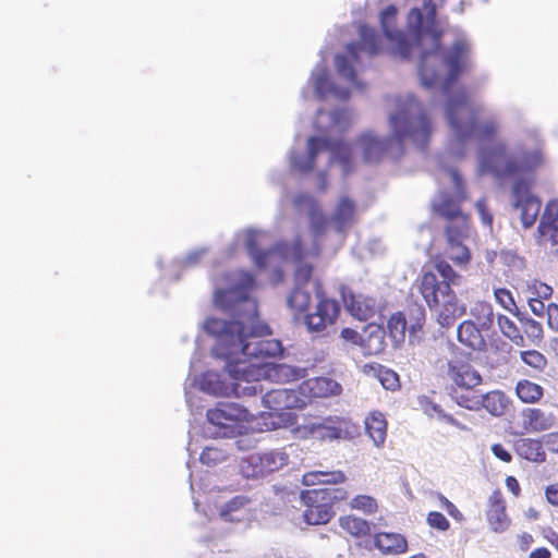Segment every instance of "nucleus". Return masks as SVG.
<instances>
[{
  "mask_svg": "<svg viewBox=\"0 0 558 558\" xmlns=\"http://www.w3.org/2000/svg\"><path fill=\"white\" fill-rule=\"evenodd\" d=\"M378 378L385 389L396 390L399 387V376L396 372L391 369H380Z\"/></svg>",
  "mask_w": 558,
  "mask_h": 558,
  "instance_id": "obj_47",
  "label": "nucleus"
},
{
  "mask_svg": "<svg viewBox=\"0 0 558 558\" xmlns=\"http://www.w3.org/2000/svg\"><path fill=\"white\" fill-rule=\"evenodd\" d=\"M486 329L477 326L474 320H463L457 328L458 341L473 351H485L487 347Z\"/></svg>",
  "mask_w": 558,
  "mask_h": 558,
  "instance_id": "obj_21",
  "label": "nucleus"
},
{
  "mask_svg": "<svg viewBox=\"0 0 558 558\" xmlns=\"http://www.w3.org/2000/svg\"><path fill=\"white\" fill-rule=\"evenodd\" d=\"M342 300L348 312L361 322H367L377 313V302L374 298L364 294L345 293L341 291Z\"/></svg>",
  "mask_w": 558,
  "mask_h": 558,
  "instance_id": "obj_20",
  "label": "nucleus"
},
{
  "mask_svg": "<svg viewBox=\"0 0 558 558\" xmlns=\"http://www.w3.org/2000/svg\"><path fill=\"white\" fill-rule=\"evenodd\" d=\"M521 360L529 366L542 371L547 364L546 357L536 350H527L521 352Z\"/></svg>",
  "mask_w": 558,
  "mask_h": 558,
  "instance_id": "obj_45",
  "label": "nucleus"
},
{
  "mask_svg": "<svg viewBox=\"0 0 558 558\" xmlns=\"http://www.w3.org/2000/svg\"><path fill=\"white\" fill-rule=\"evenodd\" d=\"M529 306L533 314L536 316H543L546 313L547 306L541 299L531 298L529 300Z\"/></svg>",
  "mask_w": 558,
  "mask_h": 558,
  "instance_id": "obj_55",
  "label": "nucleus"
},
{
  "mask_svg": "<svg viewBox=\"0 0 558 558\" xmlns=\"http://www.w3.org/2000/svg\"><path fill=\"white\" fill-rule=\"evenodd\" d=\"M244 504H245V499L243 497L236 496V497L232 498L227 504V509L229 511L236 510L238 508L242 507Z\"/></svg>",
  "mask_w": 558,
  "mask_h": 558,
  "instance_id": "obj_60",
  "label": "nucleus"
},
{
  "mask_svg": "<svg viewBox=\"0 0 558 558\" xmlns=\"http://www.w3.org/2000/svg\"><path fill=\"white\" fill-rule=\"evenodd\" d=\"M471 318L466 320H474L475 324L482 329L490 330L494 326L495 314L493 305L486 301H476L470 310Z\"/></svg>",
  "mask_w": 558,
  "mask_h": 558,
  "instance_id": "obj_32",
  "label": "nucleus"
},
{
  "mask_svg": "<svg viewBox=\"0 0 558 558\" xmlns=\"http://www.w3.org/2000/svg\"><path fill=\"white\" fill-rule=\"evenodd\" d=\"M233 377L245 379L248 385H256L257 392H263V387L259 385L262 379H267L278 384H286L298 380L300 378V371L287 364L277 363H240L235 367H230Z\"/></svg>",
  "mask_w": 558,
  "mask_h": 558,
  "instance_id": "obj_11",
  "label": "nucleus"
},
{
  "mask_svg": "<svg viewBox=\"0 0 558 558\" xmlns=\"http://www.w3.org/2000/svg\"><path fill=\"white\" fill-rule=\"evenodd\" d=\"M450 396L452 400L460 407L471 411L480 410V398L473 390H461L460 388H451Z\"/></svg>",
  "mask_w": 558,
  "mask_h": 558,
  "instance_id": "obj_37",
  "label": "nucleus"
},
{
  "mask_svg": "<svg viewBox=\"0 0 558 558\" xmlns=\"http://www.w3.org/2000/svg\"><path fill=\"white\" fill-rule=\"evenodd\" d=\"M483 111L481 106H474L465 90L450 97L446 105L448 124L459 142L476 138L481 142L493 141L499 131V123L495 118L480 121Z\"/></svg>",
  "mask_w": 558,
  "mask_h": 558,
  "instance_id": "obj_6",
  "label": "nucleus"
},
{
  "mask_svg": "<svg viewBox=\"0 0 558 558\" xmlns=\"http://www.w3.org/2000/svg\"><path fill=\"white\" fill-rule=\"evenodd\" d=\"M319 191L324 192L327 189V173L325 171L319 172Z\"/></svg>",
  "mask_w": 558,
  "mask_h": 558,
  "instance_id": "obj_63",
  "label": "nucleus"
},
{
  "mask_svg": "<svg viewBox=\"0 0 558 558\" xmlns=\"http://www.w3.org/2000/svg\"><path fill=\"white\" fill-rule=\"evenodd\" d=\"M523 330L533 342L541 341L543 338L542 325L532 318L523 320Z\"/></svg>",
  "mask_w": 558,
  "mask_h": 558,
  "instance_id": "obj_46",
  "label": "nucleus"
},
{
  "mask_svg": "<svg viewBox=\"0 0 558 558\" xmlns=\"http://www.w3.org/2000/svg\"><path fill=\"white\" fill-rule=\"evenodd\" d=\"M506 486L515 497L520 496L521 487L518 480L514 476L509 475L506 477Z\"/></svg>",
  "mask_w": 558,
  "mask_h": 558,
  "instance_id": "obj_58",
  "label": "nucleus"
},
{
  "mask_svg": "<svg viewBox=\"0 0 558 558\" xmlns=\"http://www.w3.org/2000/svg\"><path fill=\"white\" fill-rule=\"evenodd\" d=\"M289 462V454L282 449L269 450L252 454L248 464L252 473L247 476L259 477L279 471Z\"/></svg>",
  "mask_w": 558,
  "mask_h": 558,
  "instance_id": "obj_18",
  "label": "nucleus"
},
{
  "mask_svg": "<svg viewBox=\"0 0 558 558\" xmlns=\"http://www.w3.org/2000/svg\"><path fill=\"white\" fill-rule=\"evenodd\" d=\"M475 207L477 209V213L481 217V220L484 225L492 226L493 223V215L489 213L487 208L486 198H480L477 199Z\"/></svg>",
  "mask_w": 558,
  "mask_h": 558,
  "instance_id": "obj_52",
  "label": "nucleus"
},
{
  "mask_svg": "<svg viewBox=\"0 0 558 558\" xmlns=\"http://www.w3.org/2000/svg\"><path fill=\"white\" fill-rule=\"evenodd\" d=\"M360 40L349 44L347 54H337L335 64L338 73L345 77L352 85L363 87L357 81L354 64L359 62V53H366L368 57L377 56L381 51L379 34L372 27L363 24L359 27Z\"/></svg>",
  "mask_w": 558,
  "mask_h": 558,
  "instance_id": "obj_9",
  "label": "nucleus"
},
{
  "mask_svg": "<svg viewBox=\"0 0 558 558\" xmlns=\"http://www.w3.org/2000/svg\"><path fill=\"white\" fill-rule=\"evenodd\" d=\"M374 546L384 555H401L408 550V541L399 533L379 532L374 535Z\"/></svg>",
  "mask_w": 558,
  "mask_h": 558,
  "instance_id": "obj_26",
  "label": "nucleus"
},
{
  "mask_svg": "<svg viewBox=\"0 0 558 558\" xmlns=\"http://www.w3.org/2000/svg\"><path fill=\"white\" fill-rule=\"evenodd\" d=\"M301 390L310 398H328L339 396L342 392L341 385L328 377H314L305 380Z\"/></svg>",
  "mask_w": 558,
  "mask_h": 558,
  "instance_id": "obj_24",
  "label": "nucleus"
},
{
  "mask_svg": "<svg viewBox=\"0 0 558 558\" xmlns=\"http://www.w3.org/2000/svg\"><path fill=\"white\" fill-rule=\"evenodd\" d=\"M546 446L549 451L558 453V433H550L546 436Z\"/></svg>",
  "mask_w": 558,
  "mask_h": 558,
  "instance_id": "obj_59",
  "label": "nucleus"
},
{
  "mask_svg": "<svg viewBox=\"0 0 558 558\" xmlns=\"http://www.w3.org/2000/svg\"><path fill=\"white\" fill-rule=\"evenodd\" d=\"M206 415L208 422L217 426L225 437L241 433L243 423L248 422L252 416L247 409L234 402H219Z\"/></svg>",
  "mask_w": 558,
  "mask_h": 558,
  "instance_id": "obj_13",
  "label": "nucleus"
},
{
  "mask_svg": "<svg viewBox=\"0 0 558 558\" xmlns=\"http://www.w3.org/2000/svg\"><path fill=\"white\" fill-rule=\"evenodd\" d=\"M226 367L225 369L229 374L232 383H226L221 375L217 372L208 371L203 374L201 378V388L205 392H208L214 396H222L229 397L234 395L235 397L242 396H255L257 393L256 385H248L245 383V379L235 378L232 376L231 372H229V360H225Z\"/></svg>",
  "mask_w": 558,
  "mask_h": 558,
  "instance_id": "obj_15",
  "label": "nucleus"
},
{
  "mask_svg": "<svg viewBox=\"0 0 558 558\" xmlns=\"http://www.w3.org/2000/svg\"><path fill=\"white\" fill-rule=\"evenodd\" d=\"M365 429L377 447L385 442L387 436V421L381 413L372 412L365 418Z\"/></svg>",
  "mask_w": 558,
  "mask_h": 558,
  "instance_id": "obj_31",
  "label": "nucleus"
},
{
  "mask_svg": "<svg viewBox=\"0 0 558 558\" xmlns=\"http://www.w3.org/2000/svg\"><path fill=\"white\" fill-rule=\"evenodd\" d=\"M524 417L527 427L534 432L547 430L554 425V417L541 409H529L524 413Z\"/></svg>",
  "mask_w": 558,
  "mask_h": 558,
  "instance_id": "obj_34",
  "label": "nucleus"
},
{
  "mask_svg": "<svg viewBox=\"0 0 558 558\" xmlns=\"http://www.w3.org/2000/svg\"><path fill=\"white\" fill-rule=\"evenodd\" d=\"M509 400L501 391L494 390L486 395H481L480 410L484 408L494 416H501L507 412Z\"/></svg>",
  "mask_w": 558,
  "mask_h": 558,
  "instance_id": "obj_30",
  "label": "nucleus"
},
{
  "mask_svg": "<svg viewBox=\"0 0 558 558\" xmlns=\"http://www.w3.org/2000/svg\"><path fill=\"white\" fill-rule=\"evenodd\" d=\"M350 423L344 418L327 417L323 422L313 424L311 432L319 440H336L345 438L349 434Z\"/></svg>",
  "mask_w": 558,
  "mask_h": 558,
  "instance_id": "obj_22",
  "label": "nucleus"
},
{
  "mask_svg": "<svg viewBox=\"0 0 558 558\" xmlns=\"http://www.w3.org/2000/svg\"><path fill=\"white\" fill-rule=\"evenodd\" d=\"M486 517L495 532H504L510 525V519L506 512V500L498 489L489 496Z\"/></svg>",
  "mask_w": 558,
  "mask_h": 558,
  "instance_id": "obj_23",
  "label": "nucleus"
},
{
  "mask_svg": "<svg viewBox=\"0 0 558 558\" xmlns=\"http://www.w3.org/2000/svg\"><path fill=\"white\" fill-rule=\"evenodd\" d=\"M544 165L539 146L519 147L515 154L505 143L496 144L480 158L481 173H488L498 180L515 179L511 189L513 207L519 211L524 228L532 227L541 210V199L532 194L533 173Z\"/></svg>",
  "mask_w": 558,
  "mask_h": 558,
  "instance_id": "obj_3",
  "label": "nucleus"
},
{
  "mask_svg": "<svg viewBox=\"0 0 558 558\" xmlns=\"http://www.w3.org/2000/svg\"><path fill=\"white\" fill-rule=\"evenodd\" d=\"M293 204L296 208H308V211L319 206L318 202L308 193H300L294 199Z\"/></svg>",
  "mask_w": 558,
  "mask_h": 558,
  "instance_id": "obj_51",
  "label": "nucleus"
},
{
  "mask_svg": "<svg viewBox=\"0 0 558 558\" xmlns=\"http://www.w3.org/2000/svg\"><path fill=\"white\" fill-rule=\"evenodd\" d=\"M530 558H550V551L545 547H541L533 550Z\"/></svg>",
  "mask_w": 558,
  "mask_h": 558,
  "instance_id": "obj_62",
  "label": "nucleus"
},
{
  "mask_svg": "<svg viewBox=\"0 0 558 558\" xmlns=\"http://www.w3.org/2000/svg\"><path fill=\"white\" fill-rule=\"evenodd\" d=\"M242 278L245 287H252L254 284V277L252 274L243 272Z\"/></svg>",
  "mask_w": 558,
  "mask_h": 558,
  "instance_id": "obj_64",
  "label": "nucleus"
},
{
  "mask_svg": "<svg viewBox=\"0 0 558 558\" xmlns=\"http://www.w3.org/2000/svg\"><path fill=\"white\" fill-rule=\"evenodd\" d=\"M345 481L347 475L341 470H315L308 471L302 476V484L305 486L331 485L330 487H336V485L343 484Z\"/></svg>",
  "mask_w": 558,
  "mask_h": 558,
  "instance_id": "obj_27",
  "label": "nucleus"
},
{
  "mask_svg": "<svg viewBox=\"0 0 558 558\" xmlns=\"http://www.w3.org/2000/svg\"><path fill=\"white\" fill-rule=\"evenodd\" d=\"M223 458H225V456H223L222 451H220L217 448H213V447H206L199 457L201 461L204 464H208V465L215 464L218 461L222 460Z\"/></svg>",
  "mask_w": 558,
  "mask_h": 558,
  "instance_id": "obj_50",
  "label": "nucleus"
},
{
  "mask_svg": "<svg viewBox=\"0 0 558 558\" xmlns=\"http://www.w3.org/2000/svg\"><path fill=\"white\" fill-rule=\"evenodd\" d=\"M433 264L441 279L432 270H423L416 279L417 291L429 310L436 312L437 323L444 328H449L457 318L466 313V306L459 301L452 289L459 284L461 276L444 256L436 255Z\"/></svg>",
  "mask_w": 558,
  "mask_h": 558,
  "instance_id": "obj_5",
  "label": "nucleus"
},
{
  "mask_svg": "<svg viewBox=\"0 0 558 558\" xmlns=\"http://www.w3.org/2000/svg\"><path fill=\"white\" fill-rule=\"evenodd\" d=\"M545 496L550 505L558 507V483L548 485L545 489Z\"/></svg>",
  "mask_w": 558,
  "mask_h": 558,
  "instance_id": "obj_56",
  "label": "nucleus"
},
{
  "mask_svg": "<svg viewBox=\"0 0 558 558\" xmlns=\"http://www.w3.org/2000/svg\"><path fill=\"white\" fill-rule=\"evenodd\" d=\"M253 313L241 319L225 320L209 317L204 322L205 331L216 339L211 353L217 359L229 360L228 369L240 363H269L283 353L281 341L267 339L270 327L260 322L256 305Z\"/></svg>",
  "mask_w": 558,
  "mask_h": 558,
  "instance_id": "obj_2",
  "label": "nucleus"
},
{
  "mask_svg": "<svg viewBox=\"0 0 558 558\" xmlns=\"http://www.w3.org/2000/svg\"><path fill=\"white\" fill-rule=\"evenodd\" d=\"M314 292L316 308L305 316V325L311 332H322L337 322L341 308L337 300L327 295L319 279L314 280Z\"/></svg>",
  "mask_w": 558,
  "mask_h": 558,
  "instance_id": "obj_14",
  "label": "nucleus"
},
{
  "mask_svg": "<svg viewBox=\"0 0 558 558\" xmlns=\"http://www.w3.org/2000/svg\"><path fill=\"white\" fill-rule=\"evenodd\" d=\"M470 227H445V236L447 241L446 253L452 263L459 267H466L471 262V252L464 241L469 238Z\"/></svg>",
  "mask_w": 558,
  "mask_h": 558,
  "instance_id": "obj_17",
  "label": "nucleus"
},
{
  "mask_svg": "<svg viewBox=\"0 0 558 558\" xmlns=\"http://www.w3.org/2000/svg\"><path fill=\"white\" fill-rule=\"evenodd\" d=\"M547 324L548 326L558 331V305L556 303H549L546 310Z\"/></svg>",
  "mask_w": 558,
  "mask_h": 558,
  "instance_id": "obj_53",
  "label": "nucleus"
},
{
  "mask_svg": "<svg viewBox=\"0 0 558 558\" xmlns=\"http://www.w3.org/2000/svg\"><path fill=\"white\" fill-rule=\"evenodd\" d=\"M496 319L497 325L505 337L511 340L515 345H524V337L521 335L520 329L512 319L501 314H499Z\"/></svg>",
  "mask_w": 558,
  "mask_h": 558,
  "instance_id": "obj_38",
  "label": "nucleus"
},
{
  "mask_svg": "<svg viewBox=\"0 0 558 558\" xmlns=\"http://www.w3.org/2000/svg\"><path fill=\"white\" fill-rule=\"evenodd\" d=\"M314 267L310 263L299 262L294 270V287L304 288L313 278Z\"/></svg>",
  "mask_w": 558,
  "mask_h": 558,
  "instance_id": "obj_43",
  "label": "nucleus"
},
{
  "mask_svg": "<svg viewBox=\"0 0 558 558\" xmlns=\"http://www.w3.org/2000/svg\"><path fill=\"white\" fill-rule=\"evenodd\" d=\"M426 520L430 527L441 532H445L450 527L448 519L439 511L428 512Z\"/></svg>",
  "mask_w": 558,
  "mask_h": 558,
  "instance_id": "obj_48",
  "label": "nucleus"
},
{
  "mask_svg": "<svg viewBox=\"0 0 558 558\" xmlns=\"http://www.w3.org/2000/svg\"><path fill=\"white\" fill-rule=\"evenodd\" d=\"M441 501H442V505H444L445 509L447 510V512L450 515L456 517V514L459 513L458 508L450 500H448L447 498L442 497Z\"/></svg>",
  "mask_w": 558,
  "mask_h": 558,
  "instance_id": "obj_61",
  "label": "nucleus"
},
{
  "mask_svg": "<svg viewBox=\"0 0 558 558\" xmlns=\"http://www.w3.org/2000/svg\"><path fill=\"white\" fill-rule=\"evenodd\" d=\"M288 305L296 314L307 312L311 305V294L302 287H294L288 298Z\"/></svg>",
  "mask_w": 558,
  "mask_h": 558,
  "instance_id": "obj_39",
  "label": "nucleus"
},
{
  "mask_svg": "<svg viewBox=\"0 0 558 558\" xmlns=\"http://www.w3.org/2000/svg\"><path fill=\"white\" fill-rule=\"evenodd\" d=\"M447 376L454 385L452 388H460L461 390H473L483 381L480 372L466 359L450 360Z\"/></svg>",
  "mask_w": 558,
  "mask_h": 558,
  "instance_id": "obj_16",
  "label": "nucleus"
},
{
  "mask_svg": "<svg viewBox=\"0 0 558 558\" xmlns=\"http://www.w3.org/2000/svg\"><path fill=\"white\" fill-rule=\"evenodd\" d=\"M517 453L532 462H544L546 453L543 449V445L539 440L531 438H520L515 441Z\"/></svg>",
  "mask_w": 558,
  "mask_h": 558,
  "instance_id": "obj_29",
  "label": "nucleus"
},
{
  "mask_svg": "<svg viewBox=\"0 0 558 558\" xmlns=\"http://www.w3.org/2000/svg\"><path fill=\"white\" fill-rule=\"evenodd\" d=\"M339 526L352 537L361 538L371 534V523L360 517L353 514L340 515L338 519Z\"/></svg>",
  "mask_w": 558,
  "mask_h": 558,
  "instance_id": "obj_28",
  "label": "nucleus"
},
{
  "mask_svg": "<svg viewBox=\"0 0 558 558\" xmlns=\"http://www.w3.org/2000/svg\"><path fill=\"white\" fill-rule=\"evenodd\" d=\"M404 313L408 318L410 338L418 337V333L423 331V327L426 320L425 308L421 305L414 304L409 306Z\"/></svg>",
  "mask_w": 558,
  "mask_h": 558,
  "instance_id": "obj_35",
  "label": "nucleus"
},
{
  "mask_svg": "<svg viewBox=\"0 0 558 558\" xmlns=\"http://www.w3.org/2000/svg\"><path fill=\"white\" fill-rule=\"evenodd\" d=\"M423 2L424 13L417 8L409 12L407 33L395 27L398 11L392 4L380 14L381 27L395 56L409 59L414 49L420 50L418 74L423 86L441 85L442 90L448 92L468 65L470 46L459 38L451 47H444L442 31L436 28V3L434 0Z\"/></svg>",
  "mask_w": 558,
  "mask_h": 558,
  "instance_id": "obj_1",
  "label": "nucleus"
},
{
  "mask_svg": "<svg viewBox=\"0 0 558 558\" xmlns=\"http://www.w3.org/2000/svg\"><path fill=\"white\" fill-rule=\"evenodd\" d=\"M515 392L518 398L524 403H535L544 395L543 387L527 379L520 380L517 384Z\"/></svg>",
  "mask_w": 558,
  "mask_h": 558,
  "instance_id": "obj_36",
  "label": "nucleus"
},
{
  "mask_svg": "<svg viewBox=\"0 0 558 558\" xmlns=\"http://www.w3.org/2000/svg\"><path fill=\"white\" fill-rule=\"evenodd\" d=\"M263 403L269 410V415L279 418L277 426L293 425L296 422V415L293 409H302L306 402L299 397L293 389H271L263 396ZM276 424V422H272Z\"/></svg>",
  "mask_w": 558,
  "mask_h": 558,
  "instance_id": "obj_12",
  "label": "nucleus"
},
{
  "mask_svg": "<svg viewBox=\"0 0 558 558\" xmlns=\"http://www.w3.org/2000/svg\"><path fill=\"white\" fill-rule=\"evenodd\" d=\"M340 336L342 339H344L345 341H349L353 344H357L359 341L361 340L360 333L355 329H352V328H343L341 330Z\"/></svg>",
  "mask_w": 558,
  "mask_h": 558,
  "instance_id": "obj_57",
  "label": "nucleus"
},
{
  "mask_svg": "<svg viewBox=\"0 0 558 558\" xmlns=\"http://www.w3.org/2000/svg\"><path fill=\"white\" fill-rule=\"evenodd\" d=\"M355 216V202L349 196H341L335 206L330 220L339 232H343L354 223Z\"/></svg>",
  "mask_w": 558,
  "mask_h": 558,
  "instance_id": "obj_25",
  "label": "nucleus"
},
{
  "mask_svg": "<svg viewBox=\"0 0 558 558\" xmlns=\"http://www.w3.org/2000/svg\"><path fill=\"white\" fill-rule=\"evenodd\" d=\"M492 451L496 458L504 462L508 463L512 460L511 453L501 444L493 445Z\"/></svg>",
  "mask_w": 558,
  "mask_h": 558,
  "instance_id": "obj_54",
  "label": "nucleus"
},
{
  "mask_svg": "<svg viewBox=\"0 0 558 558\" xmlns=\"http://www.w3.org/2000/svg\"><path fill=\"white\" fill-rule=\"evenodd\" d=\"M449 174L454 194L440 192L432 204L433 210L447 221L446 227H456V229L470 227V214L461 210V204L468 199L464 180L457 169H450Z\"/></svg>",
  "mask_w": 558,
  "mask_h": 558,
  "instance_id": "obj_8",
  "label": "nucleus"
},
{
  "mask_svg": "<svg viewBox=\"0 0 558 558\" xmlns=\"http://www.w3.org/2000/svg\"><path fill=\"white\" fill-rule=\"evenodd\" d=\"M494 296L496 302L509 313L513 315L519 313V308L510 290L506 288H497L494 290Z\"/></svg>",
  "mask_w": 558,
  "mask_h": 558,
  "instance_id": "obj_42",
  "label": "nucleus"
},
{
  "mask_svg": "<svg viewBox=\"0 0 558 558\" xmlns=\"http://www.w3.org/2000/svg\"><path fill=\"white\" fill-rule=\"evenodd\" d=\"M308 218L311 221V230L315 235H322L325 233L327 228V218L322 211L320 206L308 211Z\"/></svg>",
  "mask_w": 558,
  "mask_h": 558,
  "instance_id": "obj_44",
  "label": "nucleus"
},
{
  "mask_svg": "<svg viewBox=\"0 0 558 558\" xmlns=\"http://www.w3.org/2000/svg\"><path fill=\"white\" fill-rule=\"evenodd\" d=\"M539 244L558 253V199L547 202L537 228Z\"/></svg>",
  "mask_w": 558,
  "mask_h": 558,
  "instance_id": "obj_19",
  "label": "nucleus"
},
{
  "mask_svg": "<svg viewBox=\"0 0 558 558\" xmlns=\"http://www.w3.org/2000/svg\"><path fill=\"white\" fill-rule=\"evenodd\" d=\"M387 329L396 345L403 343L409 330L405 313L401 311L393 313L387 322Z\"/></svg>",
  "mask_w": 558,
  "mask_h": 558,
  "instance_id": "obj_33",
  "label": "nucleus"
},
{
  "mask_svg": "<svg viewBox=\"0 0 558 558\" xmlns=\"http://www.w3.org/2000/svg\"><path fill=\"white\" fill-rule=\"evenodd\" d=\"M305 507L304 521L311 525L327 524L335 517L333 506L349 498L344 487H323L302 490L300 494Z\"/></svg>",
  "mask_w": 558,
  "mask_h": 558,
  "instance_id": "obj_7",
  "label": "nucleus"
},
{
  "mask_svg": "<svg viewBox=\"0 0 558 558\" xmlns=\"http://www.w3.org/2000/svg\"><path fill=\"white\" fill-rule=\"evenodd\" d=\"M349 506L352 510L360 511L366 515H373L378 511L377 500L369 495H356L351 498Z\"/></svg>",
  "mask_w": 558,
  "mask_h": 558,
  "instance_id": "obj_40",
  "label": "nucleus"
},
{
  "mask_svg": "<svg viewBox=\"0 0 558 558\" xmlns=\"http://www.w3.org/2000/svg\"><path fill=\"white\" fill-rule=\"evenodd\" d=\"M391 107L388 116L390 135L380 138L372 133L359 137L363 160L366 163L378 162L392 144H397L400 154L412 146L424 150L434 133V122L427 108L412 94L387 97Z\"/></svg>",
  "mask_w": 558,
  "mask_h": 558,
  "instance_id": "obj_4",
  "label": "nucleus"
},
{
  "mask_svg": "<svg viewBox=\"0 0 558 558\" xmlns=\"http://www.w3.org/2000/svg\"><path fill=\"white\" fill-rule=\"evenodd\" d=\"M307 146L306 156H295L291 159V167L294 170L301 173L311 172L315 167L317 155L323 150L332 154L331 161H339L345 174L352 170V150L342 140L312 136L308 138Z\"/></svg>",
  "mask_w": 558,
  "mask_h": 558,
  "instance_id": "obj_10",
  "label": "nucleus"
},
{
  "mask_svg": "<svg viewBox=\"0 0 558 558\" xmlns=\"http://www.w3.org/2000/svg\"><path fill=\"white\" fill-rule=\"evenodd\" d=\"M314 87L319 97H324L327 93L331 92V84L326 71H322L315 75Z\"/></svg>",
  "mask_w": 558,
  "mask_h": 558,
  "instance_id": "obj_49",
  "label": "nucleus"
},
{
  "mask_svg": "<svg viewBox=\"0 0 558 558\" xmlns=\"http://www.w3.org/2000/svg\"><path fill=\"white\" fill-rule=\"evenodd\" d=\"M257 238V233H248L246 238V248L248 254L253 258L255 265L259 268H264L266 266V260L269 255V251L259 248Z\"/></svg>",
  "mask_w": 558,
  "mask_h": 558,
  "instance_id": "obj_41",
  "label": "nucleus"
}]
</instances>
